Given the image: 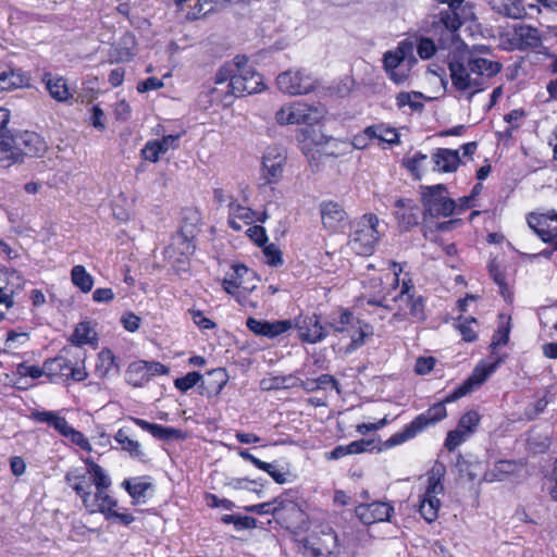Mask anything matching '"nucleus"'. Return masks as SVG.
<instances>
[{
  "label": "nucleus",
  "instance_id": "1",
  "mask_svg": "<svg viewBox=\"0 0 557 557\" xmlns=\"http://www.w3.org/2000/svg\"><path fill=\"white\" fill-rule=\"evenodd\" d=\"M437 1L447 4V9L440 11L434 26L444 28L440 44L449 50L447 65L451 85L457 92V99L470 102L475 95L486 88L487 81L497 75L503 66L498 61L481 57L475 51L469 50L457 38L456 32L463 23L460 12L465 0Z\"/></svg>",
  "mask_w": 557,
  "mask_h": 557
},
{
  "label": "nucleus",
  "instance_id": "2",
  "mask_svg": "<svg viewBox=\"0 0 557 557\" xmlns=\"http://www.w3.org/2000/svg\"><path fill=\"white\" fill-rule=\"evenodd\" d=\"M498 363L499 361H495L488 366H476L472 374L459 387L448 394L444 401L434 404L426 411L417 416L409 424L403 429L401 432L394 434L388 440V442H391L392 445L401 444L410 438H413L428 426L434 425L445 419L447 416L445 403H453L481 386L496 370Z\"/></svg>",
  "mask_w": 557,
  "mask_h": 557
},
{
  "label": "nucleus",
  "instance_id": "3",
  "mask_svg": "<svg viewBox=\"0 0 557 557\" xmlns=\"http://www.w3.org/2000/svg\"><path fill=\"white\" fill-rule=\"evenodd\" d=\"M47 145L41 136L34 132H21L0 139V166L10 168L23 163L26 157L38 158L44 154Z\"/></svg>",
  "mask_w": 557,
  "mask_h": 557
},
{
  "label": "nucleus",
  "instance_id": "4",
  "mask_svg": "<svg viewBox=\"0 0 557 557\" xmlns=\"http://www.w3.org/2000/svg\"><path fill=\"white\" fill-rule=\"evenodd\" d=\"M84 360L85 352L82 349L65 347L57 357L46 360L47 377L52 383L69 380L82 382L88 376Z\"/></svg>",
  "mask_w": 557,
  "mask_h": 557
},
{
  "label": "nucleus",
  "instance_id": "5",
  "mask_svg": "<svg viewBox=\"0 0 557 557\" xmlns=\"http://www.w3.org/2000/svg\"><path fill=\"white\" fill-rule=\"evenodd\" d=\"M379 218L367 213L351 226L348 245L357 255L370 256L379 242Z\"/></svg>",
  "mask_w": 557,
  "mask_h": 557
},
{
  "label": "nucleus",
  "instance_id": "6",
  "mask_svg": "<svg viewBox=\"0 0 557 557\" xmlns=\"http://www.w3.org/2000/svg\"><path fill=\"white\" fill-rule=\"evenodd\" d=\"M247 63V60L242 62L237 74L232 78V95L224 94L221 98L224 106L232 104L234 98L257 94L264 89L262 76Z\"/></svg>",
  "mask_w": 557,
  "mask_h": 557
},
{
  "label": "nucleus",
  "instance_id": "7",
  "mask_svg": "<svg viewBox=\"0 0 557 557\" xmlns=\"http://www.w3.org/2000/svg\"><path fill=\"white\" fill-rule=\"evenodd\" d=\"M421 190L424 219L428 216L447 218L454 213L456 203L453 199L446 196L447 188L444 184L421 186Z\"/></svg>",
  "mask_w": 557,
  "mask_h": 557
},
{
  "label": "nucleus",
  "instance_id": "8",
  "mask_svg": "<svg viewBox=\"0 0 557 557\" xmlns=\"http://www.w3.org/2000/svg\"><path fill=\"white\" fill-rule=\"evenodd\" d=\"M334 333L345 334L350 338L348 349H356L364 343V332L361 330L360 320L356 319L348 310L333 313L329 321Z\"/></svg>",
  "mask_w": 557,
  "mask_h": 557
},
{
  "label": "nucleus",
  "instance_id": "9",
  "mask_svg": "<svg viewBox=\"0 0 557 557\" xmlns=\"http://www.w3.org/2000/svg\"><path fill=\"white\" fill-rule=\"evenodd\" d=\"M276 84L282 92L298 96L311 92L317 81L305 70H288L277 76Z\"/></svg>",
  "mask_w": 557,
  "mask_h": 557
},
{
  "label": "nucleus",
  "instance_id": "10",
  "mask_svg": "<svg viewBox=\"0 0 557 557\" xmlns=\"http://www.w3.org/2000/svg\"><path fill=\"white\" fill-rule=\"evenodd\" d=\"M248 512L257 515H273L280 520L292 518L296 523L304 521L305 513L293 500L274 499L273 502L245 507Z\"/></svg>",
  "mask_w": 557,
  "mask_h": 557
},
{
  "label": "nucleus",
  "instance_id": "11",
  "mask_svg": "<svg viewBox=\"0 0 557 557\" xmlns=\"http://www.w3.org/2000/svg\"><path fill=\"white\" fill-rule=\"evenodd\" d=\"M199 222L200 214L197 210L186 209L184 211L183 224L177 234L173 237V245L176 246L184 256H189L195 251L194 240Z\"/></svg>",
  "mask_w": 557,
  "mask_h": 557
},
{
  "label": "nucleus",
  "instance_id": "12",
  "mask_svg": "<svg viewBox=\"0 0 557 557\" xmlns=\"http://www.w3.org/2000/svg\"><path fill=\"white\" fill-rule=\"evenodd\" d=\"M286 163L283 148L268 147L262 157V180L264 184H276L281 181Z\"/></svg>",
  "mask_w": 557,
  "mask_h": 557
},
{
  "label": "nucleus",
  "instance_id": "13",
  "mask_svg": "<svg viewBox=\"0 0 557 557\" xmlns=\"http://www.w3.org/2000/svg\"><path fill=\"white\" fill-rule=\"evenodd\" d=\"M255 278L256 274L252 270L244 264H234L233 272L223 280L222 286L227 294L240 301L236 289H243L246 293L252 292L256 288V284H250V281H255Z\"/></svg>",
  "mask_w": 557,
  "mask_h": 557
},
{
  "label": "nucleus",
  "instance_id": "14",
  "mask_svg": "<svg viewBox=\"0 0 557 557\" xmlns=\"http://www.w3.org/2000/svg\"><path fill=\"white\" fill-rule=\"evenodd\" d=\"M529 226L545 243H552L557 250V212L532 213L528 218Z\"/></svg>",
  "mask_w": 557,
  "mask_h": 557
},
{
  "label": "nucleus",
  "instance_id": "15",
  "mask_svg": "<svg viewBox=\"0 0 557 557\" xmlns=\"http://www.w3.org/2000/svg\"><path fill=\"white\" fill-rule=\"evenodd\" d=\"M320 214L324 228L330 232H339L348 224V214L336 201H323L320 205Z\"/></svg>",
  "mask_w": 557,
  "mask_h": 557
},
{
  "label": "nucleus",
  "instance_id": "16",
  "mask_svg": "<svg viewBox=\"0 0 557 557\" xmlns=\"http://www.w3.org/2000/svg\"><path fill=\"white\" fill-rule=\"evenodd\" d=\"M296 327L299 338L309 344L320 343L327 336L326 327L321 324L317 314L298 317Z\"/></svg>",
  "mask_w": 557,
  "mask_h": 557
},
{
  "label": "nucleus",
  "instance_id": "17",
  "mask_svg": "<svg viewBox=\"0 0 557 557\" xmlns=\"http://www.w3.org/2000/svg\"><path fill=\"white\" fill-rule=\"evenodd\" d=\"M393 511L394 507L391 504L384 502L361 504L355 509L356 516L366 525L389 521Z\"/></svg>",
  "mask_w": 557,
  "mask_h": 557
},
{
  "label": "nucleus",
  "instance_id": "18",
  "mask_svg": "<svg viewBox=\"0 0 557 557\" xmlns=\"http://www.w3.org/2000/svg\"><path fill=\"white\" fill-rule=\"evenodd\" d=\"M181 134L166 135L158 140H149L141 149V157L150 162H158L170 149H176Z\"/></svg>",
  "mask_w": 557,
  "mask_h": 557
},
{
  "label": "nucleus",
  "instance_id": "19",
  "mask_svg": "<svg viewBox=\"0 0 557 557\" xmlns=\"http://www.w3.org/2000/svg\"><path fill=\"white\" fill-rule=\"evenodd\" d=\"M397 302L399 304V309L393 314L394 321H405L409 317L418 322L425 320L424 298L422 296L411 295L405 297L404 301Z\"/></svg>",
  "mask_w": 557,
  "mask_h": 557
},
{
  "label": "nucleus",
  "instance_id": "20",
  "mask_svg": "<svg viewBox=\"0 0 557 557\" xmlns=\"http://www.w3.org/2000/svg\"><path fill=\"white\" fill-rule=\"evenodd\" d=\"M65 482L75 491V493L81 497L83 505L86 504L91 498V478L89 474V468L86 467L85 470L74 469L69 471L65 474Z\"/></svg>",
  "mask_w": 557,
  "mask_h": 557
},
{
  "label": "nucleus",
  "instance_id": "21",
  "mask_svg": "<svg viewBox=\"0 0 557 557\" xmlns=\"http://www.w3.org/2000/svg\"><path fill=\"white\" fill-rule=\"evenodd\" d=\"M246 325L248 330L253 334L259 336H267L270 338L278 336L292 329V322L289 320L269 322L255 318H248Z\"/></svg>",
  "mask_w": 557,
  "mask_h": 557
},
{
  "label": "nucleus",
  "instance_id": "22",
  "mask_svg": "<svg viewBox=\"0 0 557 557\" xmlns=\"http://www.w3.org/2000/svg\"><path fill=\"white\" fill-rule=\"evenodd\" d=\"M394 214L399 225L405 230L419 224L420 209L410 199L396 200Z\"/></svg>",
  "mask_w": 557,
  "mask_h": 557
},
{
  "label": "nucleus",
  "instance_id": "23",
  "mask_svg": "<svg viewBox=\"0 0 557 557\" xmlns=\"http://www.w3.org/2000/svg\"><path fill=\"white\" fill-rule=\"evenodd\" d=\"M292 124L313 125L323 116V110L307 103H294L288 106Z\"/></svg>",
  "mask_w": 557,
  "mask_h": 557
},
{
  "label": "nucleus",
  "instance_id": "24",
  "mask_svg": "<svg viewBox=\"0 0 557 557\" xmlns=\"http://www.w3.org/2000/svg\"><path fill=\"white\" fill-rule=\"evenodd\" d=\"M228 381V375L223 368L212 369L207 372L206 380L199 384L200 394L207 397L218 396Z\"/></svg>",
  "mask_w": 557,
  "mask_h": 557
},
{
  "label": "nucleus",
  "instance_id": "25",
  "mask_svg": "<svg viewBox=\"0 0 557 557\" xmlns=\"http://www.w3.org/2000/svg\"><path fill=\"white\" fill-rule=\"evenodd\" d=\"M433 170L451 173L458 169L460 157L458 150L437 148L432 153Z\"/></svg>",
  "mask_w": 557,
  "mask_h": 557
},
{
  "label": "nucleus",
  "instance_id": "26",
  "mask_svg": "<svg viewBox=\"0 0 557 557\" xmlns=\"http://www.w3.org/2000/svg\"><path fill=\"white\" fill-rule=\"evenodd\" d=\"M513 38L519 49H536L542 46V35L539 28L527 24L513 26Z\"/></svg>",
  "mask_w": 557,
  "mask_h": 557
},
{
  "label": "nucleus",
  "instance_id": "27",
  "mask_svg": "<svg viewBox=\"0 0 557 557\" xmlns=\"http://www.w3.org/2000/svg\"><path fill=\"white\" fill-rule=\"evenodd\" d=\"M132 421L144 431L149 432L153 437L162 441L184 440L185 434L182 430L150 423L144 419L132 418Z\"/></svg>",
  "mask_w": 557,
  "mask_h": 557
},
{
  "label": "nucleus",
  "instance_id": "28",
  "mask_svg": "<svg viewBox=\"0 0 557 557\" xmlns=\"http://www.w3.org/2000/svg\"><path fill=\"white\" fill-rule=\"evenodd\" d=\"M112 371L119 372L120 371V367L115 362V357H114L113 352L110 349H108V348H103L98 354V359H97V363H96L95 374L98 377H100V379H104Z\"/></svg>",
  "mask_w": 557,
  "mask_h": 557
},
{
  "label": "nucleus",
  "instance_id": "29",
  "mask_svg": "<svg viewBox=\"0 0 557 557\" xmlns=\"http://www.w3.org/2000/svg\"><path fill=\"white\" fill-rule=\"evenodd\" d=\"M242 62H246V57L237 55L232 63H225L222 65L215 74L216 85L228 82L227 91L225 94L232 95V78L237 74V69Z\"/></svg>",
  "mask_w": 557,
  "mask_h": 557
},
{
  "label": "nucleus",
  "instance_id": "30",
  "mask_svg": "<svg viewBox=\"0 0 557 557\" xmlns=\"http://www.w3.org/2000/svg\"><path fill=\"white\" fill-rule=\"evenodd\" d=\"M147 373V361H134L128 366L125 372V380L128 384L140 387L149 382Z\"/></svg>",
  "mask_w": 557,
  "mask_h": 557
},
{
  "label": "nucleus",
  "instance_id": "31",
  "mask_svg": "<svg viewBox=\"0 0 557 557\" xmlns=\"http://www.w3.org/2000/svg\"><path fill=\"white\" fill-rule=\"evenodd\" d=\"M42 81L53 99L57 101H66L69 99L70 92L64 78L52 77L50 73H46Z\"/></svg>",
  "mask_w": 557,
  "mask_h": 557
},
{
  "label": "nucleus",
  "instance_id": "32",
  "mask_svg": "<svg viewBox=\"0 0 557 557\" xmlns=\"http://www.w3.org/2000/svg\"><path fill=\"white\" fill-rule=\"evenodd\" d=\"M122 486L127 491L129 496L137 503L141 498L146 497V493L148 490L152 488L151 482H149L147 478L144 476L124 480L122 482Z\"/></svg>",
  "mask_w": 557,
  "mask_h": 557
},
{
  "label": "nucleus",
  "instance_id": "33",
  "mask_svg": "<svg viewBox=\"0 0 557 557\" xmlns=\"http://www.w3.org/2000/svg\"><path fill=\"white\" fill-rule=\"evenodd\" d=\"M298 382V377L295 375H276L264 377L260 381V388L262 391H276L282 388H294Z\"/></svg>",
  "mask_w": 557,
  "mask_h": 557
},
{
  "label": "nucleus",
  "instance_id": "34",
  "mask_svg": "<svg viewBox=\"0 0 557 557\" xmlns=\"http://www.w3.org/2000/svg\"><path fill=\"white\" fill-rule=\"evenodd\" d=\"M29 77L20 71L9 70L0 74V90L27 86Z\"/></svg>",
  "mask_w": 557,
  "mask_h": 557
},
{
  "label": "nucleus",
  "instance_id": "35",
  "mask_svg": "<svg viewBox=\"0 0 557 557\" xmlns=\"http://www.w3.org/2000/svg\"><path fill=\"white\" fill-rule=\"evenodd\" d=\"M114 440L119 443L121 448L129 454L131 457L143 460L145 457L139 442L129 438L125 429H119L114 435Z\"/></svg>",
  "mask_w": 557,
  "mask_h": 557
},
{
  "label": "nucleus",
  "instance_id": "36",
  "mask_svg": "<svg viewBox=\"0 0 557 557\" xmlns=\"http://www.w3.org/2000/svg\"><path fill=\"white\" fill-rule=\"evenodd\" d=\"M30 418L40 423H47L52 426L55 431L61 433L66 428L67 421L64 417H60L54 411H32Z\"/></svg>",
  "mask_w": 557,
  "mask_h": 557
},
{
  "label": "nucleus",
  "instance_id": "37",
  "mask_svg": "<svg viewBox=\"0 0 557 557\" xmlns=\"http://www.w3.org/2000/svg\"><path fill=\"white\" fill-rule=\"evenodd\" d=\"M86 466L89 468V474L91 478V483L95 487H110L112 484L111 478L108 472L98 463H96L92 459L87 458L85 460Z\"/></svg>",
  "mask_w": 557,
  "mask_h": 557
},
{
  "label": "nucleus",
  "instance_id": "38",
  "mask_svg": "<svg viewBox=\"0 0 557 557\" xmlns=\"http://www.w3.org/2000/svg\"><path fill=\"white\" fill-rule=\"evenodd\" d=\"M71 278L72 283L83 293H89L92 289L94 278L83 265L78 264L72 268Z\"/></svg>",
  "mask_w": 557,
  "mask_h": 557
},
{
  "label": "nucleus",
  "instance_id": "39",
  "mask_svg": "<svg viewBox=\"0 0 557 557\" xmlns=\"http://www.w3.org/2000/svg\"><path fill=\"white\" fill-rule=\"evenodd\" d=\"M515 465L509 460H498L495 462L494 468L487 470L483 474V481L496 482L503 481L504 478L513 471Z\"/></svg>",
  "mask_w": 557,
  "mask_h": 557
},
{
  "label": "nucleus",
  "instance_id": "40",
  "mask_svg": "<svg viewBox=\"0 0 557 557\" xmlns=\"http://www.w3.org/2000/svg\"><path fill=\"white\" fill-rule=\"evenodd\" d=\"M364 134L369 139L377 138L381 141L394 145L399 143V135L394 128H383L382 126H368Z\"/></svg>",
  "mask_w": 557,
  "mask_h": 557
},
{
  "label": "nucleus",
  "instance_id": "41",
  "mask_svg": "<svg viewBox=\"0 0 557 557\" xmlns=\"http://www.w3.org/2000/svg\"><path fill=\"white\" fill-rule=\"evenodd\" d=\"M444 471L443 465H437L433 468L432 474L429 476V484L423 496L438 498L437 495L442 494L444 491V486L441 482V475Z\"/></svg>",
  "mask_w": 557,
  "mask_h": 557
},
{
  "label": "nucleus",
  "instance_id": "42",
  "mask_svg": "<svg viewBox=\"0 0 557 557\" xmlns=\"http://www.w3.org/2000/svg\"><path fill=\"white\" fill-rule=\"evenodd\" d=\"M441 500L438 498H432L423 496L420 503L419 511L425 521L433 522L437 519Z\"/></svg>",
  "mask_w": 557,
  "mask_h": 557
},
{
  "label": "nucleus",
  "instance_id": "43",
  "mask_svg": "<svg viewBox=\"0 0 557 557\" xmlns=\"http://www.w3.org/2000/svg\"><path fill=\"white\" fill-rule=\"evenodd\" d=\"M407 54L406 45L401 44L395 51H387L384 53L383 63L386 72L397 70L400 63L405 60Z\"/></svg>",
  "mask_w": 557,
  "mask_h": 557
},
{
  "label": "nucleus",
  "instance_id": "44",
  "mask_svg": "<svg viewBox=\"0 0 557 557\" xmlns=\"http://www.w3.org/2000/svg\"><path fill=\"white\" fill-rule=\"evenodd\" d=\"M115 507H117V500L114 499L111 495L102 498L98 503V505H96L95 500L91 502V498H90L89 502L85 506V508L90 513L101 512L104 516V518L108 517L109 513H111L113 510H115Z\"/></svg>",
  "mask_w": 557,
  "mask_h": 557
},
{
  "label": "nucleus",
  "instance_id": "45",
  "mask_svg": "<svg viewBox=\"0 0 557 557\" xmlns=\"http://www.w3.org/2000/svg\"><path fill=\"white\" fill-rule=\"evenodd\" d=\"M422 97L423 95L420 91H401L396 96L397 107L404 108L406 106H409L413 111H421L424 106L423 103L417 101L416 99H420Z\"/></svg>",
  "mask_w": 557,
  "mask_h": 557
},
{
  "label": "nucleus",
  "instance_id": "46",
  "mask_svg": "<svg viewBox=\"0 0 557 557\" xmlns=\"http://www.w3.org/2000/svg\"><path fill=\"white\" fill-rule=\"evenodd\" d=\"M459 471L468 476L469 480H475L482 471V463L480 461L471 462L459 456L457 460Z\"/></svg>",
  "mask_w": 557,
  "mask_h": 557
},
{
  "label": "nucleus",
  "instance_id": "47",
  "mask_svg": "<svg viewBox=\"0 0 557 557\" xmlns=\"http://www.w3.org/2000/svg\"><path fill=\"white\" fill-rule=\"evenodd\" d=\"M474 323H476L474 318H459L455 323L456 327L466 342H473L476 339V332L472 327V324Z\"/></svg>",
  "mask_w": 557,
  "mask_h": 557
},
{
  "label": "nucleus",
  "instance_id": "48",
  "mask_svg": "<svg viewBox=\"0 0 557 557\" xmlns=\"http://www.w3.org/2000/svg\"><path fill=\"white\" fill-rule=\"evenodd\" d=\"M60 434L65 437H69L72 441V443L79 446L82 449L86 451L91 450V445L89 441L85 437V435L82 432L73 429L69 423L66 424L64 431H62Z\"/></svg>",
  "mask_w": 557,
  "mask_h": 557
},
{
  "label": "nucleus",
  "instance_id": "49",
  "mask_svg": "<svg viewBox=\"0 0 557 557\" xmlns=\"http://www.w3.org/2000/svg\"><path fill=\"white\" fill-rule=\"evenodd\" d=\"M525 14L524 5L521 0H505L500 15L510 18H521Z\"/></svg>",
  "mask_w": 557,
  "mask_h": 557
},
{
  "label": "nucleus",
  "instance_id": "50",
  "mask_svg": "<svg viewBox=\"0 0 557 557\" xmlns=\"http://www.w3.org/2000/svg\"><path fill=\"white\" fill-rule=\"evenodd\" d=\"M230 214L238 220L244 221L246 224H250L255 220L256 212L248 207H244L236 202L228 205Z\"/></svg>",
  "mask_w": 557,
  "mask_h": 557
},
{
  "label": "nucleus",
  "instance_id": "51",
  "mask_svg": "<svg viewBox=\"0 0 557 557\" xmlns=\"http://www.w3.org/2000/svg\"><path fill=\"white\" fill-rule=\"evenodd\" d=\"M91 329L88 322H81L74 330L71 336V342L74 343L81 349L82 345L89 343V335Z\"/></svg>",
  "mask_w": 557,
  "mask_h": 557
},
{
  "label": "nucleus",
  "instance_id": "52",
  "mask_svg": "<svg viewBox=\"0 0 557 557\" xmlns=\"http://www.w3.org/2000/svg\"><path fill=\"white\" fill-rule=\"evenodd\" d=\"M202 375L199 372L193 371L187 373L185 376L177 377L174 381V386L181 392H187L195 385L201 382Z\"/></svg>",
  "mask_w": 557,
  "mask_h": 557
},
{
  "label": "nucleus",
  "instance_id": "53",
  "mask_svg": "<svg viewBox=\"0 0 557 557\" xmlns=\"http://www.w3.org/2000/svg\"><path fill=\"white\" fill-rule=\"evenodd\" d=\"M480 422V414L474 411L470 410L466 412L459 420L458 426L460 430L465 431L469 435L473 432L474 428Z\"/></svg>",
  "mask_w": 557,
  "mask_h": 557
},
{
  "label": "nucleus",
  "instance_id": "54",
  "mask_svg": "<svg viewBox=\"0 0 557 557\" xmlns=\"http://www.w3.org/2000/svg\"><path fill=\"white\" fill-rule=\"evenodd\" d=\"M490 274L493 277L494 282L498 285L499 293L503 295L504 298H507L510 294L508 285L506 283L504 271H502L499 267L493 262L490 264Z\"/></svg>",
  "mask_w": 557,
  "mask_h": 557
},
{
  "label": "nucleus",
  "instance_id": "55",
  "mask_svg": "<svg viewBox=\"0 0 557 557\" xmlns=\"http://www.w3.org/2000/svg\"><path fill=\"white\" fill-rule=\"evenodd\" d=\"M509 334H510L509 322L506 324L499 325L497 331L493 335V339L490 345L491 350L494 351L498 347L507 345V343L509 342Z\"/></svg>",
  "mask_w": 557,
  "mask_h": 557
},
{
  "label": "nucleus",
  "instance_id": "56",
  "mask_svg": "<svg viewBox=\"0 0 557 557\" xmlns=\"http://www.w3.org/2000/svg\"><path fill=\"white\" fill-rule=\"evenodd\" d=\"M468 436V433L457 428L448 432L444 445L449 451H453L458 446H460L467 440Z\"/></svg>",
  "mask_w": 557,
  "mask_h": 557
},
{
  "label": "nucleus",
  "instance_id": "57",
  "mask_svg": "<svg viewBox=\"0 0 557 557\" xmlns=\"http://www.w3.org/2000/svg\"><path fill=\"white\" fill-rule=\"evenodd\" d=\"M528 445L535 453H544L549 448L550 440L544 434H532L528 438Z\"/></svg>",
  "mask_w": 557,
  "mask_h": 557
},
{
  "label": "nucleus",
  "instance_id": "58",
  "mask_svg": "<svg viewBox=\"0 0 557 557\" xmlns=\"http://www.w3.org/2000/svg\"><path fill=\"white\" fill-rule=\"evenodd\" d=\"M134 44V38L131 35H126L122 38L120 47L116 49L119 61H129L134 55L135 51L128 45Z\"/></svg>",
  "mask_w": 557,
  "mask_h": 557
},
{
  "label": "nucleus",
  "instance_id": "59",
  "mask_svg": "<svg viewBox=\"0 0 557 557\" xmlns=\"http://www.w3.org/2000/svg\"><path fill=\"white\" fill-rule=\"evenodd\" d=\"M263 253L269 265L280 267L283 264L282 251L274 244L264 246Z\"/></svg>",
  "mask_w": 557,
  "mask_h": 557
},
{
  "label": "nucleus",
  "instance_id": "60",
  "mask_svg": "<svg viewBox=\"0 0 557 557\" xmlns=\"http://www.w3.org/2000/svg\"><path fill=\"white\" fill-rule=\"evenodd\" d=\"M347 446H348L349 454L352 455V454H361L364 451H371L376 448V443L374 440L362 438L359 441H354V442L349 443Z\"/></svg>",
  "mask_w": 557,
  "mask_h": 557
},
{
  "label": "nucleus",
  "instance_id": "61",
  "mask_svg": "<svg viewBox=\"0 0 557 557\" xmlns=\"http://www.w3.org/2000/svg\"><path fill=\"white\" fill-rule=\"evenodd\" d=\"M246 234L259 247L264 246L268 240L265 228L261 225L249 226Z\"/></svg>",
  "mask_w": 557,
  "mask_h": 557
},
{
  "label": "nucleus",
  "instance_id": "62",
  "mask_svg": "<svg viewBox=\"0 0 557 557\" xmlns=\"http://www.w3.org/2000/svg\"><path fill=\"white\" fill-rule=\"evenodd\" d=\"M548 403L549 401L545 397H543L540 398L536 403L528 405L524 409V417L530 421L534 420L540 413H542L545 410Z\"/></svg>",
  "mask_w": 557,
  "mask_h": 557
},
{
  "label": "nucleus",
  "instance_id": "63",
  "mask_svg": "<svg viewBox=\"0 0 557 557\" xmlns=\"http://www.w3.org/2000/svg\"><path fill=\"white\" fill-rule=\"evenodd\" d=\"M418 54L421 59H430L436 51L434 41L430 38H421L417 47Z\"/></svg>",
  "mask_w": 557,
  "mask_h": 557
},
{
  "label": "nucleus",
  "instance_id": "64",
  "mask_svg": "<svg viewBox=\"0 0 557 557\" xmlns=\"http://www.w3.org/2000/svg\"><path fill=\"white\" fill-rule=\"evenodd\" d=\"M17 370L20 374L30 376L32 379H39L42 375L47 376L46 361L44 362V366L41 368L37 366H26L22 363L18 366Z\"/></svg>",
  "mask_w": 557,
  "mask_h": 557
}]
</instances>
